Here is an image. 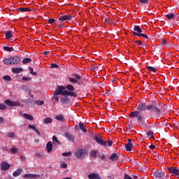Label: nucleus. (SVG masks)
I'll use <instances>...</instances> for the list:
<instances>
[{"mask_svg":"<svg viewBox=\"0 0 179 179\" xmlns=\"http://www.w3.org/2000/svg\"><path fill=\"white\" fill-rule=\"evenodd\" d=\"M145 110L150 113H155L157 115H161V110L156 105H148Z\"/></svg>","mask_w":179,"mask_h":179,"instance_id":"20e7f679","label":"nucleus"},{"mask_svg":"<svg viewBox=\"0 0 179 179\" xmlns=\"http://www.w3.org/2000/svg\"><path fill=\"white\" fill-rule=\"evenodd\" d=\"M147 70L150 71H152V72H155L156 69L154 67H151V66H147Z\"/></svg>","mask_w":179,"mask_h":179,"instance_id":"3c124183","label":"nucleus"},{"mask_svg":"<svg viewBox=\"0 0 179 179\" xmlns=\"http://www.w3.org/2000/svg\"><path fill=\"white\" fill-rule=\"evenodd\" d=\"M85 155H87V150L84 149H78L75 152V155L77 159H81L84 157Z\"/></svg>","mask_w":179,"mask_h":179,"instance_id":"39448f33","label":"nucleus"},{"mask_svg":"<svg viewBox=\"0 0 179 179\" xmlns=\"http://www.w3.org/2000/svg\"><path fill=\"white\" fill-rule=\"evenodd\" d=\"M137 118V122L141 123L143 122V116H137V117H134Z\"/></svg>","mask_w":179,"mask_h":179,"instance_id":"8fccbe9b","label":"nucleus"},{"mask_svg":"<svg viewBox=\"0 0 179 179\" xmlns=\"http://www.w3.org/2000/svg\"><path fill=\"white\" fill-rule=\"evenodd\" d=\"M143 43L144 42L139 41V40L136 41V44H138V45H142Z\"/></svg>","mask_w":179,"mask_h":179,"instance_id":"13d9d810","label":"nucleus"},{"mask_svg":"<svg viewBox=\"0 0 179 179\" xmlns=\"http://www.w3.org/2000/svg\"><path fill=\"white\" fill-rule=\"evenodd\" d=\"M34 131V132H36V134H37V135L41 136V134H40V131H38V129L36 130H33Z\"/></svg>","mask_w":179,"mask_h":179,"instance_id":"e2e57ef3","label":"nucleus"},{"mask_svg":"<svg viewBox=\"0 0 179 179\" xmlns=\"http://www.w3.org/2000/svg\"><path fill=\"white\" fill-rule=\"evenodd\" d=\"M152 175L157 178H161L165 176V173L162 171L157 170L152 173Z\"/></svg>","mask_w":179,"mask_h":179,"instance_id":"6e6552de","label":"nucleus"},{"mask_svg":"<svg viewBox=\"0 0 179 179\" xmlns=\"http://www.w3.org/2000/svg\"><path fill=\"white\" fill-rule=\"evenodd\" d=\"M141 3L145 4L148 2V0H138Z\"/></svg>","mask_w":179,"mask_h":179,"instance_id":"bf43d9fd","label":"nucleus"},{"mask_svg":"<svg viewBox=\"0 0 179 179\" xmlns=\"http://www.w3.org/2000/svg\"><path fill=\"white\" fill-rule=\"evenodd\" d=\"M45 150H47V152H51V151H52V143L48 142V143H47V147H45Z\"/></svg>","mask_w":179,"mask_h":179,"instance_id":"5701e85b","label":"nucleus"},{"mask_svg":"<svg viewBox=\"0 0 179 179\" xmlns=\"http://www.w3.org/2000/svg\"><path fill=\"white\" fill-rule=\"evenodd\" d=\"M132 148H134V144H132L131 143H128L125 144V150H127V152L132 151Z\"/></svg>","mask_w":179,"mask_h":179,"instance_id":"412c9836","label":"nucleus"},{"mask_svg":"<svg viewBox=\"0 0 179 179\" xmlns=\"http://www.w3.org/2000/svg\"><path fill=\"white\" fill-rule=\"evenodd\" d=\"M62 155H63V157H70L71 155V152H63L62 153Z\"/></svg>","mask_w":179,"mask_h":179,"instance_id":"49530a36","label":"nucleus"},{"mask_svg":"<svg viewBox=\"0 0 179 179\" xmlns=\"http://www.w3.org/2000/svg\"><path fill=\"white\" fill-rule=\"evenodd\" d=\"M162 45H166V39H162Z\"/></svg>","mask_w":179,"mask_h":179,"instance_id":"052dcab7","label":"nucleus"},{"mask_svg":"<svg viewBox=\"0 0 179 179\" xmlns=\"http://www.w3.org/2000/svg\"><path fill=\"white\" fill-rule=\"evenodd\" d=\"M3 49H4V50H6L8 52H11L12 51H13V48H12V47L4 46Z\"/></svg>","mask_w":179,"mask_h":179,"instance_id":"72a5a7b5","label":"nucleus"},{"mask_svg":"<svg viewBox=\"0 0 179 179\" xmlns=\"http://www.w3.org/2000/svg\"><path fill=\"white\" fill-rule=\"evenodd\" d=\"M6 136L8 138H13L15 137V133H13V132L7 133Z\"/></svg>","mask_w":179,"mask_h":179,"instance_id":"a19ab883","label":"nucleus"},{"mask_svg":"<svg viewBox=\"0 0 179 179\" xmlns=\"http://www.w3.org/2000/svg\"><path fill=\"white\" fill-rule=\"evenodd\" d=\"M55 119L62 122H64V117H63V115H57L55 117Z\"/></svg>","mask_w":179,"mask_h":179,"instance_id":"393cba45","label":"nucleus"},{"mask_svg":"<svg viewBox=\"0 0 179 179\" xmlns=\"http://www.w3.org/2000/svg\"><path fill=\"white\" fill-rule=\"evenodd\" d=\"M173 17H174L173 13H169L166 15V18H168V20H169L173 19Z\"/></svg>","mask_w":179,"mask_h":179,"instance_id":"79ce46f5","label":"nucleus"},{"mask_svg":"<svg viewBox=\"0 0 179 179\" xmlns=\"http://www.w3.org/2000/svg\"><path fill=\"white\" fill-rule=\"evenodd\" d=\"M150 149H151V150L155 149V145H150Z\"/></svg>","mask_w":179,"mask_h":179,"instance_id":"0e129e2a","label":"nucleus"},{"mask_svg":"<svg viewBox=\"0 0 179 179\" xmlns=\"http://www.w3.org/2000/svg\"><path fill=\"white\" fill-rule=\"evenodd\" d=\"M34 156L36 157H41V155L40 153H36V154H34Z\"/></svg>","mask_w":179,"mask_h":179,"instance_id":"680f3d73","label":"nucleus"},{"mask_svg":"<svg viewBox=\"0 0 179 179\" xmlns=\"http://www.w3.org/2000/svg\"><path fill=\"white\" fill-rule=\"evenodd\" d=\"M97 153V152L92 150L90 152V157L96 159V154Z\"/></svg>","mask_w":179,"mask_h":179,"instance_id":"4c0bfd02","label":"nucleus"},{"mask_svg":"<svg viewBox=\"0 0 179 179\" xmlns=\"http://www.w3.org/2000/svg\"><path fill=\"white\" fill-rule=\"evenodd\" d=\"M50 54V52L49 51H45V52H43V55H48Z\"/></svg>","mask_w":179,"mask_h":179,"instance_id":"338daca9","label":"nucleus"},{"mask_svg":"<svg viewBox=\"0 0 179 179\" xmlns=\"http://www.w3.org/2000/svg\"><path fill=\"white\" fill-rule=\"evenodd\" d=\"M10 152H11V154L15 155L17 152V149H16L15 148H11V150H10Z\"/></svg>","mask_w":179,"mask_h":179,"instance_id":"37998d69","label":"nucleus"},{"mask_svg":"<svg viewBox=\"0 0 179 179\" xmlns=\"http://www.w3.org/2000/svg\"><path fill=\"white\" fill-rule=\"evenodd\" d=\"M17 10H19L21 13H25L31 11V9H30L29 8H18Z\"/></svg>","mask_w":179,"mask_h":179,"instance_id":"a878e982","label":"nucleus"},{"mask_svg":"<svg viewBox=\"0 0 179 179\" xmlns=\"http://www.w3.org/2000/svg\"><path fill=\"white\" fill-rule=\"evenodd\" d=\"M8 59H11V62H13V64H19V62H20V58L17 56L9 57Z\"/></svg>","mask_w":179,"mask_h":179,"instance_id":"f8f14e48","label":"nucleus"},{"mask_svg":"<svg viewBox=\"0 0 179 179\" xmlns=\"http://www.w3.org/2000/svg\"><path fill=\"white\" fill-rule=\"evenodd\" d=\"M31 62V59L30 58H24L23 60H22V64H26Z\"/></svg>","mask_w":179,"mask_h":179,"instance_id":"2f4dec72","label":"nucleus"},{"mask_svg":"<svg viewBox=\"0 0 179 179\" xmlns=\"http://www.w3.org/2000/svg\"><path fill=\"white\" fill-rule=\"evenodd\" d=\"M101 66L100 64H99L98 66H92V69L95 70V71H98L100 69V71H101V69H100Z\"/></svg>","mask_w":179,"mask_h":179,"instance_id":"de8ad7c7","label":"nucleus"},{"mask_svg":"<svg viewBox=\"0 0 179 179\" xmlns=\"http://www.w3.org/2000/svg\"><path fill=\"white\" fill-rule=\"evenodd\" d=\"M31 99H27L26 100V102H27V103H31Z\"/></svg>","mask_w":179,"mask_h":179,"instance_id":"774afa93","label":"nucleus"},{"mask_svg":"<svg viewBox=\"0 0 179 179\" xmlns=\"http://www.w3.org/2000/svg\"><path fill=\"white\" fill-rule=\"evenodd\" d=\"M78 80V79L69 78V81H70V83H71L73 84H77V83H78V80Z\"/></svg>","mask_w":179,"mask_h":179,"instance_id":"f704fd0d","label":"nucleus"},{"mask_svg":"<svg viewBox=\"0 0 179 179\" xmlns=\"http://www.w3.org/2000/svg\"><path fill=\"white\" fill-rule=\"evenodd\" d=\"M147 107H148V105H145L144 103H138L137 105V110L138 111H144L145 109H147Z\"/></svg>","mask_w":179,"mask_h":179,"instance_id":"9b49d317","label":"nucleus"},{"mask_svg":"<svg viewBox=\"0 0 179 179\" xmlns=\"http://www.w3.org/2000/svg\"><path fill=\"white\" fill-rule=\"evenodd\" d=\"M36 178H40V175H38V174H24V175H23L24 179H35Z\"/></svg>","mask_w":179,"mask_h":179,"instance_id":"1a4fd4ad","label":"nucleus"},{"mask_svg":"<svg viewBox=\"0 0 179 179\" xmlns=\"http://www.w3.org/2000/svg\"><path fill=\"white\" fill-rule=\"evenodd\" d=\"M79 127H80V129L83 131V133H87V129L85 128L84 123L80 122Z\"/></svg>","mask_w":179,"mask_h":179,"instance_id":"bb28decb","label":"nucleus"},{"mask_svg":"<svg viewBox=\"0 0 179 179\" xmlns=\"http://www.w3.org/2000/svg\"><path fill=\"white\" fill-rule=\"evenodd\" d=\"M22 169H18L17 170L13 171V176L16 178L22 173Z\"/></svg>","mask_w":179,"mask_h":179,"instance_id":"4be33fe9","label":"nucleus"},{"mask_svg":"<svg viewBox=\"0 0 179 179\" xmlns=\"http://www.w3.org/2000/svg\"><path fill=\"white\" fill-rule=\"evenodd\" d=\"M11 71H13V73L18 74L23 71V69L20 68V67L13 68V69H11Z\"/></svg>","mask_w":179,"mask_h":179,"instance_id":"f3484780","label":"nucleus"},{"mask_svg":"<svg viewBox=\"0 0 179 179\" xmlns=\"http://www.w3.org/2000/svg\"><path fill=\"white\" fill-rule=\"evenodd\" d=\"M3 80H4V81L10 82V80H12V78H10V76H4L3 77Z\"/></svg>","mask_w":179,"mask_h":179,"instance_id":"58836bf2","label":"nucleus"},{"mask_svg":"<svg viewBox=\"0 0 179 179\" xmlns=\"http://www.w3.org/2000/svg\"><path fill=\"white\" fill-rule=\"evenodd\" d=\"M129 117H131V118L136 117H141V115H140V111L136 110V111L131 112V113L129 114Z\"/></svg>","mask_w":179,"mask_h":179,"instance_id":"4468645a","label":"nucleus"},{"mask_svg":"<svg viewBox=\"0 0 179 179\" xmlns=\"http://www.w3.org/2000/svg\"><path fill=\"white\" fill-rule=\"evenodd\" d=\"M168 171L169 173L172 174L173 176H177L179 178V169L176 167H169L168 168Z\"/></svg>","mask_w":179,"mask_h":179,"instance_id":"0eeeda50","label":"nucleus"},{"mask_svg":"<svg viewBox=\"0 0 179 179\" xmlns=\"http://www.w3.org/2000/svg\"><path fill=\"white\" fill-rule=\"evenodd\" d=\"M22 80L23 81H27V82H29V81H31V78H29V77H23V78H22Z\"/></svg>","mask_w":179,"mask_h":179,"instance_id":"603ef678","label":"nucleus"},{"mask_svg":"<svg viewBox=\"0 0 179 179\" xmlns=\"http://www.w3.org/2000/svg\"><path fill=\"white\" fill-rule=\"evenodd\" d=\"M71 76L76 78V79L78 80H81V76L79 74L73 73L71 74Z\"/></svg>","mask_w":179,"mask_h":179,"instance_id":"ea45409f","label":"nucleus"},{"mask_svg":"<svg viewBox=\"0 0 179 179\" xmlns=\"http://www.w3.org/2000/svg\"><path fill=\"white\" fill-rule=\"evenodd\" d=\"M133 31H134L132 32L133 35L137 37H143L145 39H148V36L147 35H145V34H141L143 31L141 30V28H140V26L138 25L134 26V27H133Z\"/></svg>","mask_w":179,"mask_h":179,"instance_id":"7ed1b4c3","label":"nucleus"},{"mask_svg":"<svg viewBox=\"0 0 179 179\" xmlns=\"http://www.w3.org/2000/svg\"><path fill=\"white\" fill-rule=\"evenodd\" d=\"M55 94L56 95H63V96H69L74 98H77V94L76 92L69 91V90H65L64 87L63 86H57V88H56V90H55Z\"/></svg>","mask_w":179,"mask_h":179,"instance_id":"f257e3e1","label":"nucleus"},{"mask_svg":"<svg viewBox=\"0 0 179 179\" xmlns=\"http://www.w3.org/2000/svg\"><path fill=\"white\" fill-rule=\"evenodd\" d=\"M3 64H4V65H17V63H13L10 59L8 58L3 60Z\"/></svg>","mask_w":179,"mask_h":179,"instance_id":"a211bd4d","label":"nucleus"},{"mask_svg":"<svg viewBox=\"0 0 179 179\" xmlns=\"http://www.w3.org/2000/svg\"><path fill=\"white\" fill-rule=\"evenodd\" d=\"M44 124H48L52 123V119L51 117H45L43 120Z\"/></svg>","mask_w":179,"mask_h":179,"instance_id":"c756f323","label":"nucleus"},{"mask_svg":"<svg viewBox=\"0 0 179 179\" xmlns=\"http://www.w3.org/2000/svg\"><path fill=\"white\" fill-rule=\"evenodd\" d=\"M6 105L8 106V107H18L20 106V103L19 101H13L10 99H7L4 101Z\"/></svg>","mask_w":179,"mask_h":179,"instance_id":"423d86ee","label":"nucleus"},{"mask_svg":"<svg viewBox=\"0 0 179 179\" xmlns=\"http://www.w3.org/2000/svg\"><path fill=\"white\" fill-rule=\"evenodd\" d=\"M60 103L62 104H68L70 103V100L68 96H63V98L60 99Z\"/></svg>","mask_w":179,"mask_h":179,"instance_id":"aec40b11","label":"nucleus"},{"mask_svg":"<svg viewBox=\"0 0 179 179\" xmlns=\"http://www.w3.org/2000/svg\"><path fill=\"white\" fill-rule=\"evenodd\" d=\"M94 140H95L96 143L103 146V148H105L106 146L110 147L113 145V141H103V137H101V136L96 135L95 137H94Z\"/></svg>","mask_w":179,"mask_h":179,"instance_id":"f03ea898","label":"nucleus"},{"mask_svg":"<svg viewBox=\"0 0 179 179\" xmlns=\"http://www.w3.org/2000/svg\"><path fill=\"white\" fill-rule=\"evenodd\" d=\"M10 166L8 163L4 162H1V170H4V171H7L10 169Z\"/></svg>","mask_w":179,"mask_h":179,"instance_id":"ddd939ff","label":"nucleus"},{"mask_svg":"<svg viewBox=\"0 0 179 179\" xmlns=\"http://www.w3.org/2000/svg\"><path fill=\"white\" fill-rule=\"evenodd\" d=\"M59 22H66L71 20V15H65L63 16H60L58 19Z\"/></svg>","mask_w":179,"mask_h":179,"instance_id":"9d476101","label":"nucleus"},{"mask_svg":"<svg viewBox=\"0 0 179 179\" xmlns=\"http://www.w3.org/2000/svg\"><path fill=\"white\" fill-rule=\"evenodd\" d=\"M99 158L103 162L106 161V155H99Z\"/></svg>","mask_w":179,"mask_h":179,"instance_id":"a18cd8bd","label":"nucleus"},{"mask_svg":"<svg viewBox=\"0 0 179 179\" xmlns=\"http://www.w3.org/2000/svg\"><path fill=\"white\" fill-rule=\"evenodd\" d=\"M109 159L111 162H116L118 160V154L117 153H113L111 155H110Z\"/></svg>","mask_w":179,"mask_h":179,"instance_id":"2eb2a0df","label":"nucleus"},{"mask_svg":"<svg viewBox=\"0 0 179 179\" xmlns=\"http://www.w3.org/2000/svg\"><path fill=\"white\" fill-rule=\"evenodd\" d=\"M29 129H31V130H33V131H34V130H38V129L36 128V127L34 126V125H29Z\"/></svg>","mask_w":179,"mask_h":179,"instance_id":"5fc2aeb1","label":"nucleus"},{"mask_svg":"<svg viewBox=\"0 0 179 179\" xmlns=\"http://www.w3.org/2000/svg\"><path fill=\"white\" fill-rule=\"evenodd\" d=\"M59 66L56 64H50V69H58Z\"/></svg>","mask_w":179,"mask_h":179,"instance_id":"864d4df0","label":"nucleus"},{"mask_svg":"<svg viewBox=\"0 0 179 179\" xmlns=\"http://www.w3.org/2000/svg\"><path fill=\"white\" fill-rule=\"evenodd\" d=\"M124 179H132V178H131V176L125 173Z\"/></svg>","mask_w":179,"mask_h":179,"instance_id":"4d7b16f0","label":"nucleus"},{"mask_svg":"<svg viewBox=\"0 0 179 179\" xmlns=\"http://www.w3.org/2000/svg\"><path fill=\"white\" fill-rule=\"evenodd\" d=\"M59 24V20H55L54 18H50L48 20V24Z\"/></svg>","mask_w":179,"mask_h":179,"instance_id":"c85d7f7f","label":"nucleus"},{"mask_svg":"<svg viewBox=\"0 0 179 179\" xmlns=\"http://www.w3.org/2000/svg\"><path fill=\"white\" fill-rule=\"evenodd\" d=\"M34 104L37 106H43L44 104V101H40V100L34 101Z\"/></svg>","mask_w":179,"mask_h":179,"instance_id":"e433bc0d","label":"nucleus"},{"mask_svg":"<svg viewBox=\"0 0 179 179\" xmlns=\"http://www.w3.org/2000/svg\"><path fill=\"white\" fill-rule=\"evenodd\" d=\"M52 141H53V144L55 145H60V142L57 140V138L56 137V136H52Z\"/></svg>","mask_w":179,"mask_h":179,"instance_id":"cd10ccee","label":"nucleus"},{"mask_svg":"<svg viewBox=\"0 0 179 179\" xmlns=\"http://www.w3.org/2000/svg\"><path fill=\"white\" fill-rule=\"evenodd\" d=\"M6 38L7 39H10L12 38V31H7V32H6Z\"/></svg>","mask_w":179,"mask_h":179,"instance_id":"473e14b6","label":"nucleus"},{"mask_svg":"<svg viewBox=\"0 0 179 179\" xmlns=\"http://www.w3.org/2000/svg\"><path fill=\"white\" fill-rule=\"evenodd\" d=\"M6 109H7V106L3 103H0V110H5Z\"/></svg>","mask_w":179,"mask_h":179,"instance_id":"c03bdc74","label":"nucleus"},{"mask_svg":"<svg viewBox=\"0 0 179 179\" xmlns=\"http://www.w3.org/2000/svg\"><path fill=\"white\" fill-rule=\"evenodd\" d=\"M147 136L150 138H152L154 136V133L152 131L147 132Z\"/></svg>","mask_w":179,"mask_h":179,"instance_id":"09e8293b","label":"nucleus"},{"mask_svg":"<svg viewBox=\"0 0 179 179\" xmlns=\"http://www.w3.org/2000/svg\"><path fill=\"white\" fill-rule=\"evenodd\" d=\"M23 117H24V119H26L29 121H33L34 120L33 116H31V115H28L27 113H24L23 115Z\"/></svg>","mask_w":179,"mask_h":179,"instance_id":"b1692460","label":"nucleus"},{"mask_svg":"<svg viewBox=\"0 0 179 179\" xmlns=\"http://www.w3.org/2000/svg\"><path fill=\"white\" fill-rule=\"evenodd\" d=\"M29 71H30V74H31L33 76H37V73H35L34 71V69L32 67L29 66Z\"/></svg>","mask_w":179,"mask_h":179,"instance_id":"c9c22d12","label":"nucleus"},{"mask_svg":"<svg viewBox=\"0 0 179 179\" xmlns=\"http://www.w3.org/2000/svg\"><path fill=\"white\" fill-rule=\"evenodd\" d=\"M88 178L90 179H101L99 174L92 173L88 175Z\"/></svg>","mask_w":179,"mask_h":179,"instance_id":"6ab92c4d","label":"nucleus"},{"mask_svg":"<svg viewBox=\"0 0 179 179\" xmlns=\"http://www.w3.org/2000/svg\"><path fill=\"white\" fill-rule=\"evenodd\" d=\"M53 99H55V102H58L59 101V97L58 96H55V98H53Z\"/></svg>","mask_w":179,"mask_h":179,"instance_id":"69168bd1","label":"nucleus"},{"mask_svg":"<svg viewBox=\"0 0 179 179\" xmlns=\"http://www.w3.org/2000/svg\"><path fill=\"white\" fill-rule=\"evenodd\" d=\"M60 168L61 169H66L67 168V164H66L64 163H62V164H60Z\"/></svg>","mask_w":179,"mask_h":179,"instance_id":"6e6d98bb","label":"nucleus"},{"mask_svg":"<svg viewBox=\"0 0 179 179\" xmlns=\"http://www.w3.org/2000/svg\"><path fill=\"white\" fill-rule=\"evenodd\" d=\"M64 89H67V90L74 92L75 88L71 85H67Z\"/></svg>","mask_w":179,"mask_h":179,"instance_id":"7c9ffc66","label":"nucleus"},{"mask_svg":"<svg viewBox=\"0 0 179 179\" xmlns=\"http://www.w3.org/2000/svg\"><path fill=\"white\" fill-rule=\"evenodd\" d=\"M64 137H66V138H67V140H69V141H74V136H73L71 134H69L67 132L64 133Z\"/></svg>","mask_w":179,"mask_h":179,"instance_id":"dca6fc26","label":"nucleus"}]
</instances>
